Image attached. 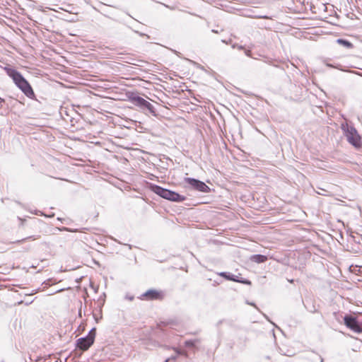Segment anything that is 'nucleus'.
Wrapping results in <instances>:
<instances>
[{
  "instance_id": "9",
  "label": "nucleus",
  "mask_w": 362,
  "mask_h": 362,
  "mask_svg": "<svg viewBox=\"0 0 362 362\" xmlns=\"http://www.w3.org/2000/svg\"><path fill=\"white\" fill-rule=\"evenodd\" d=\"M251 259L256 263H262L267 260V257L262 255H255L251 257Z\"/></svg>"
},
{
  "instance_id": "2",
  "label": "nucleus",
  "mask_w": 362,
  "mask_h": 362,
  "mask_svg": "<svg viewBox=\"0 0 362 362\" xmlns=\"http://www.w3.org/2000/svg\"><path fill=\"white\" fill-rule=\"evenodd\" d=\"M151 189L156 194L170 201L181 202L185 201L186 199L185 196L180 195L175 192L164 189L158 185H153L151 187Z\"/></svg>"
},
{
  "instance_id": "3",
  "label": "nucleus",
  "mask_w": 362,
  "mask_h": 362,
  "mask_svg": "<svg viewBox=\"0 0 362 362\" xmlns=\"http://www.w3.org/2000/svg\"><path fill=\"white\" fill-rule=\"evenodd\" d=\"M96 334L95 329H92L88 336L77 340V347L82 351H87L93 344Z\"/></svg>"
},
{
  "instance_id": "15",
  "label": "nucleus",
  "mask_w": 362,
  "mask_h": 362,
  "mask_svg": "<svg viewBox=\"0 0 362 362\" xmlns=\"http://www.w3.org/2000/svg\"><path fill=\"white\" fill-rule=\"evenodd\" d=\"M144 107H146L150 112H154V107L149 102L146 101Z\"/></svg>"
},
{
  "instance_id": "11",
  "label": "nucleus",
  "mask_w": 362,
  "mask_h": 362,
  "mask_svg": "<svg viewBox=\"0 0 362 362\" xmlns=\"http://www.w3.org/2000/svg\"><path fill=\"white\" fill-rule=\"evenodd\" d=\"M199 342L200 341L198 339L193 340H187L185 342V346L186 347H196Z\"/></svg>"
},
{
  "instance_id": "7",
  "label": "nucleus",
  "mask_w": 362,
  "mask_h": 362,
  "mask_svg": "<svg viewBox=\"0 0 362 362\" xmlns=\"http://www.w3.org/2000/svg\"><path fill=\"white\" fill-rule=\"evenodd\" d=\"M344 325L354 331L356 333H361L362 328L359 325L358 322L357 321L356 317H354L351 315H346L344 317Z\"/></svg>"
},
{
  "instance_id": "6",
  "label": "nucleus",
  "mask_w": 362,
  "mask_h": 362,
  "mask_svg": "<svg viewBox=\"0 0 362 362\" xmlns=\"http://www.w3.org/2000/svg\"><path fill=\"white\" fill-rule=\"evenodd\" d=\"M185 182L192 187L194 189H197L199 192H208L210 189L209 187L204 182L194 178L186 177L185 179Z\"/></svg>"
},
{
  "instance_id": "5",
  "label": "nucleus",
  "mask_w": 362,
  "mask_h": 362,
  "mask_svg": "<svg viewBox=\"0 0 362 362\" xmlns=\"http://www.w3.org/2000/svg\"><path fill=\"white\" fill-rule=\"evenodd\" d=\"M348 141L354 147L359 148L362 146L361 138L354 128H349L346 134Z\"/></svg>"
},
{
  "instance_id": "1",
  "label": "nucleus",
  "mask_w": 362,
  "mask_h": 362,
  "mask_svg": "<svg viewBox=\"0 0 362 362\" xmlns=\"http://www.w3.org/2000/svg\"><path fill=\"white\" fill-rule=\"evenodd\" d=\"M6 74L11 77L16 86L28 98H33L35 93L28 81L17 70L6 66L4 68Z\"/></svg>"
},
{
  "instance_id": "14",
  "label": "nucleus",
  "mask_w": 362,
  "mask_h": 362,
  "mask_svg": "<svg viewBox=\"0 0 362 362\" xmlns=\"http://www.w3.org/2000/svg\"><path fill=\"white\" fill-rule=\"evenodd\" d=\"M144 107H146L150 112H154V107L149 102L146 101Z\"/></svg>"
},
{
  "instance_id": "12",
  "label": "nucleus",
  "mask_w": 362,
  "mask_h": 362,
  "mask_svg": "<svg viewBox=\"0 0 362 362\" xmlns=\"http://www.w3.org/2000/svg\"><path fill=\"white\" fill-rule=\"evenodd\" d=\"M134 100L137 103V104H139L141 106H144L147 101L141 97H137V98H134Z\"/></svg>"
},
{
  "instance_id": "13",
  "label": "nucleus",
  "mask_w": 362,
  "mask_h": 362,
  "mask_svg": "<svg viewBox=\"0 0 362 362\" xmlns=\"http://www.w3.org/2000/svg\"><path fill=\"white\" fill-rule=\"evenodd\" d=\"M144 107H146L150 112H154V107L149 102L146 101Z\"/></svg>"
},
{
  "instance_id": "4",
  "label": "nucleus",
  "mask_w": 362,
  "mask_h": 362,
  "mask_svg": "<svg viewBox=\"0 0 362 362\" xmlns=\"http://www.w3.org/2000/svg\"><path fill=\"white\" fill-rule=\"evenodd\" d=\"M165 297V293L161 290L149 289L144 293L140 299L143 300H162Z\"/></svg>"
},
{
  "instance_id": "16",
  "label": "nucleus",
  "mask_w": 362,
  "mask_h": 362,
  "mask_svg": "<svg viewBox=\"0 0 362 362\" xmlns=\"http://www.w3.org/2000/svg\"><path fill=\"white\" fill-rule=\"evenodd\" d=\"M4 101H5L4 99H3L0 97V103H4Z\"/></svg>"
},
{
  "instance_id": "8",
  "label": "nucleus",
  "mask_w": 362,
  "mask_h": 362,
  "mask_svg": "<svg viewBox=\"0 0 362 362\" xmlns=\"http://www.w3.org/2000/svg\"><path fill=\"white\" fill-rule=\"evenodd\" d=\"M219 276L224 277L227 280H230V281H237V282H240V283H242V284H247V285H250L251 284V282L249 280H247V279H244V280L243 279H235L233 276L227 274V273H226V272H221L219 274Z\"/></svg>"
},
{
  "instance_id": "10",
  "label": "nucleus",
  "mask_w": 362,
  "mask_h": 362,
  "mask_svg": "<svg viewBox=\"0 0 362 362\" xmlns=\"http://www.w3.org/2000/svg\"><path fill=\"white\" fill-rule=\"evenodd\" d=\"M337 42L348 49H351L354 47L353 44L351 42H350L348 40H343V39H338L337 40Z\"/></svg>"
}]
</instances>
